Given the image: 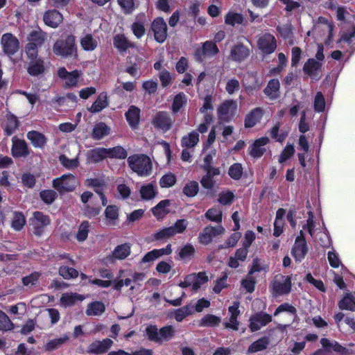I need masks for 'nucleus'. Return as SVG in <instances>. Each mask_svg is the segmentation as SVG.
Returning <instances> with one entry per match:
<instances>
[{"label": "nucleus", "instance_id": "nucleus-1", "mask_svg": "<svg viewBox=\"0 0 355 355\" xmlns=\"http://www.w3.org/2000/svg\"><path fill=\"white\" fill-rule=\"evenodd\" d=\"M127 162L129 168L140 177H148L152 173L153 163L146 154H133L128 157Z\"/></svg>", "mask_w": 355, "mask_h": 355}, {"label": "nucleus", "instance_id": "nucleus-2", "mask_svg": "<svg viewBox=\"0 0 355 355\" xmlns=\"http://www.w3.org/2000/svg\"><path fill=\"white\" fill-rule=\"evenodd\" d=\"M53 52L62 58L77 56V46L76 44V37L69 34L64 38L57 40L53 45Z\"/></svg>", "mask_w": 355, "mask_h": 355}, {"label": "nucleus", "instance_id": "nucleus-3", "mask_svg": "<svg viewBox=\"0 0 355 355\" xmlns=\"http://www.w3.org/2000/svg\"><path fill=\"white\" fill-rule=\"evenodd\" d=\"M52 185L60 193L71 192L74 191L77 186L76 178L71 173L64 174L53 179Z\"/></svg>", "mask_w": 355, "mask_h": 355}, {"label": "nucleus", "instance_id": "nucleus-4", "mask_svg": "<svg viewBox=\"0 0 355 355\" xmlns=\"http://www.w3.org/2000/svg\"><path fill=\"white\" fill-rule=\"evenodd\" d=\"M175 123V119L167 111H159L152 118L153 127L163 132L170 130Z\"/></svg>", "mask_w": 355, "mask_h": 355}, {"label": "nucleus", "instance_id": "nucleus-5", "mask_svg": "<svg viewBox=\"0 0 355 355\" xmlns=\"http://www.w3.org/2000/svg\"><path fill=\"white\" fill-rule=\"evenodd\" d=\"M219 53L216 44L211 40H207L202 44L201 47L197 48L194 57L197 62H202L206 58L216 56Z\"/></svg>", "mask_w": 355, "mask_h": 355}, {"label": "nucleus", "instance_id": "nucleus-6", "mask_svg": "<svg viewBox=\"0 0 355 355\" xmlns=\"http://www.w3.org/2000/svg\"><path fill=\"white\" fill-rule=\"evenodd\" d=\"M3 52L8 57L14 55L20 48L19 40L10 33H4L1 38Z\"/></svg>", "mask_w": 355, "mask_h": 355}, {"label": "nucleus", "instance_id": "nucleus-7", "mask_svg": "<svg viewBox=\"0 0 355 355\" xmlns=\"http://www.w3.org/2000/svg\"><path fill=\"white\" fill-rule=\"evenodd\" d=\"M281 277L284 279L283 282L274 279L270 282L269 286L272 294L275 297L287 295L291 291V277L290 276L284 275H282Z\"/></svg>", "mask_w": 355, "mask_h": 355}, {"label": "nucleus", "instance_id": "nucleus-8", "mask_svg": "<svg viewBox=\"0 0 355 355\" xmlns=\"http://www.w3.org/2000/svg\"><path fill=\"white\" fill-rule=\"evenodd\" d=\"M151 30L153 32L155 40L159 43H164L168 36V28L164 19L161 17H156L151 24Z\"/></svg>", "mask_w": 355, "mask_h": 355}, {"label": "nucleus", "instance_id": "nucleus-9", "mask_svg": "<svg viewBox=\"0 0 355 355\" xmlns=\"http://www.w3.org/2000/svg\"><path fill=\"white\" fill-rule=\"evenodd\" d=\"M249 321V328L251 332H255L272 322V315L263 311H259L252 315Z\"/></svg>", "mask_w": 355, "mask_h": 355}, {"label": "nucleus", "instance_id": "nucleus-10", "mask_svg": "<svg viewBox=\"0 0 355 355\" xmlns=\"http://www.w3.org/2000/svg\"><path fill=\"white\" fill-rule=\"evenodd\" d=\"M323 63L316 61L314 58H309L303 66V71L312 80H319L321 78L322 68Z\"/></svg>", "mask_w": 355, "mask_h": 355}, {"label": "nucleus", "instance_id": "nucleus-11", "mask_svg": "<svg viewBox=\"0 0 355 355\" xmlns=\"http://www.w3.org/2000/svg\"><path fill=\"white\" fill-rule=\"evenodd\" d=\"M30 153L31 150L25 140L16 136L12 138L11 154L15 158L26 157Z\"/></svg>", "mask_w": 355, "mask_h": 355}, {"label": "nucleus", "instance_id": "nucleus-12", "mask_svg": "<svg viewBox=\"0 0 355 355\" xmlns=\"http://www.w3.org/2000/svg\"><path fill=\"white\" fill-rule=\"evenodd\" d=\"M33 216L34 220L31 222L33 233L40 236L43 234L44 227L50 224V218L49 216L38 211H35Z\"/></svg>", "mask_w": 355, "mask_h": 355}, {"label": "nucleus", "instance_id": "nucleus-13", "mask_svg": "<svg viewBox=\"0 0 355 355\" xmlns=\"http://www.w3.org/2000/svg\"><path fill=\"white\" fill-rule=\"evenodd\" d=\"M112 344L113 341L110 338L95 340L88 346L87 352L89 354L101 355L107 352Z\"/></svg>", "mask_w": 355, "mask_h": 355}, {"label": "nucleus", "instance_id": "nucleus-14", "mask_svg": "<svg viewBox=\"0 0 355 355\" xmlns=\"http://www.w3.org/2000/svg\"><path fill=\"white\" fill-rule=\"evenodd\" d=\"M259 49L265 54H271L277 48L275 37L271 34H265L257 42Z\"/></svg>", "mask_w": 355, "mask_h": 355}, {"label": "nucleus", "instance_id": "nucleus-15", "mask_svg": "<svg viewBox=\"0 0 355 355\" xmlns=\"http://www.w3.org/2000/svg\"><path fill=\"white\" fill-rule=\"evenodd\" d=\"M45 25L52 28H56L63 21L62 15L55 9L46 10L43 15Z\"/></svg>", "mask_w": 355, "mask_h": 355}, {"label": "nucleus", "instance_id": "nucleus-16", "mask_svg": "<svg viewBox=\"0 0 355 355\" xmlns=\"http://www.w3.org/2000/svg\"><path fill=\"white\" fill-rule=\"evenodd\" d=\"M269 142V138L267 137H260L254 141L248 148V153L253 158L261 157L266 152L263 147Z\"/></svg>", "mask_w": 355, "mask_h": 355}, {"label": "nucleus", "instance_id": "nucleus-17", "mask_svg": "<svg viewBox=\"0 0 355 355\" xmlns=\"http://www.w3.org/2000/svg\"><path fill=\"white\" fill-rule=\"evenodd\" d=\"M107 157L106 148L97 147L87 150L86 160L88 164H96L103 162Z\"/></svg>", "mask_w": 355, "mask_h": 355}, {"label": "nucleus", "instance_id": "nucleus-18", "mask_svg": "<svg viewBox=\"0 0 355 355\" xmlns=\"http://www.w3.org/2000/svg\"><path fill=\"white\" fill-rule=\"evenodd\" d=\"M26 137L35 148H44L48 141L47 137L43 133L37 130L28 131Z\"/></svg>", "mask_w": 355, "mask_h": 355}, {"label": "nucleus", "instance_id": "nucleus-19", "mask_svg": "<svg viewBox=\"0 0 355 355\" xmlns=\"http://www.w3.org/2000/svg\"><path fill=\"white\" fill-rule=\"evenodd\" d=\"M47 39V33L40 27L31 31L27 35V41L29 44H35L37 47H41Z\"/></svg>", "mask_w": 355, "mask_h": 355}, {"label": "nucleus", "instance_id": "nucleus-20", "mask_svg": "<svg viewBox=\"0 0 355 355\" xmlns=\"http://www.w3.org/2000/svg\"><path fill=\"white\" fill-rule=\"evenodd\" d=\"M250 55V49L243 44L239 43L233 46L230 51V57L233 61L241 62Z\"/></svg>", "mask_w": 355, "mask_h": 355}, {"label": "nucleus", "instance_id": "nucleus-21", "mask_svg": "<svg viewBox=\"0 0 355 355\" xmlns=\"http://www.w3.org/2000/svg\"><path fill=\"white\" fill-rule=\"evenodd\" d=\"M263 110L261 107H255L246 114L244 120V125L246 128L254 127L262 119Z\"/></svg>", "mask_w": 355, "mask_h": 355}, {"label": "nucleus", "instance_id": "nucleus-22", "mask_svg": "<svg viewBox=\"0 0 355 355\" xmlns=\"http://www.w3.org/2000/svg\"><path fill=\"white\" fill-rule=\"evenodd\" d=\"M141 110L135 106L130 105L128 111L125 113V119L132 129L138 128L140 121Z\"/></svg>", "mask_w": 355, "mask_h": 355}, {"label": "nucleus", "instance_id": "nucleus-23", "mask_svg": "<svg viewBox=\"0 0 355 355\" xmlns=\"http://www.w3.org/2000/svg\"><path fill=\"white\" fill-rule=\"evenodd\" d=\"M280 83L278 79H271L263 89L265 95L272 101L280 97Z\"/></svg>", "mask_w": 355, "mask_h": 355}, {"label": "nucleus", "instance_id": "nucleus-24", "mask_svg": "<svg viewBox=\"0 0 355 355\" xmlns=\"http://www.w3.org/2000/svg\"><path fill=\"white\" fill-rule=\"evenodd\" d=\"M19 121L17 117L8 113L6 116V121L3 125V132L6 137L11 136L19 128Z\"/></svg>", "mask_w": 355, "mask_h": 355}, {"label": "nucleus", "instance_id": "nucleus-25", "mask_svg": "<svg viewBox=\"0 0 355 355\" xmlns=\"http://www.w3.org/2000/svg\"><path fill=\"white\" fill-rule=\"evenodd\" d=\"M320 344L322 345V349L329 354L331 351L345 355L347 352V349L336 340L331 341L328 338H322L320 339Z\"/></svg>", "mask_w": 355, "mask_h": 355}, {"label": "nucleus", "instance_id": "nucleus-26", "mask_svg": "<svg viewBox=\"0 0 355 355\" xmlns=\"http://www.w3.org/2000/svg\"><path fill=\"white\" fill-rule=\"evenodd\" d=\"M109 105L107 94L105 92L100 93L96 101L87 110L91 113H98Z\"/></svg>", "mask_w": 355, "mask_h": 355}, {"label": "nucleus", "instance_id": "nucleus-27", "mask_svg": "<svg viewBox=\"0 0 355 355\" xmlns=\"http://www.w3.org/2000/svg\"><path fill=\"white\" fill-rule=\"evenodd\" d=\"M309 248L306 242L295 241L291 250V254L296 262H301L308 253Z\"/></svg>", "mask_w": 355, "mask_h": 355}, {"label": "nucleus", "instance_id": "nucleus-28", "mask_svg": "<svg viewBox=\"0 0 355 355\" xmlns=\"http://www.w3.org/2000/svg\"><path fill=\"white\" fill-rule=\"evenodd\" d=\"M187 96L183 92H180L175 94L173 98V102L171 105V110L173 114H177L181 111L182 109L186 107L187 105Z\"/></svg>", "mask_w": 355, "mask_h": 355}, {"label": "nucleus", "instance_id": "nucleus-29", "mask_svg": "<svg viewBox=\"0 0 355 355\" xmlns=\"http://www.w3.org/2000/svg\"><path fill=\"white\" fill-rule=\"evenodd\" d=\"M45 71L44 61L42 58L30 60L27 67V72L31 76H38Z\"/></svg>", "mask_w": 355, "mask_h": 355}, {"label": "nucleus", "instance_id": "nucleus-30", "mask_svg": "<svg viewBox=\"0 0 355 355\" xmlns=\"http://www.w3.org/2000/svg\"><path fill=\"white\" fill-rule=\"evenodd\" d=\"M113 45L119 52H125L134 45L127 39L124 34H116L113 37Z\"/></svg>", "mask_w": 355, "mask_h": 355}, {"label": "nucleus", "instance_id": "nucleus-31", "mask_svg": "<svg viewBox=\"0 0 355 355\" xmlns=\"http://www.w3.org/2000/svg\"><path fill=\"white\" fill-rule=\"evenodd\" d=\"M237 110V103L234 100H227L224 101L218 108L219 116H233Z\"/></svg>", "mask_w": 355, "mask_h": 355}, {"label": "nucleus", "instance_id": "nucleus-32", "mask_svg": "<svg viewBox=\"0 0 355 355\" xmlns=\"http://www.w3.org/2000/svg\"><path fill=\"white\" fill-rule=\"evenodd\" d=\"M195 254V248L191 244L187 243L179 250L176 259L187 263L194 257Z\"/></svg>", "mask_w": 355, "mask_h": 355}, {"label": "nucleus", "instance_id": "nucleus-33", "mask_svg": "<svg viewBox=\"0 0 355 355\" xmlns=\"http://www.w3.org/2000/svg\"><path fill=\"white\" fill-rule=\"evenodd\" d=\"M85 297L83 295L77 293H66L62 294L60 298V302L65 307L71 306L76 304L78 301H83Z\"/></svg>", "mask_w": 355, "mask_h": 355}, {"label": "nucleus", "instance_id": "nucleus-34", "mask_svg": "<svg viewBox=\"0 0 355 355\" xmlns=\"http://www.w3.org/2000/svg\"><path fill=\"white\" fill-rule=\"evenodd\" d=\"M110 128L103 122L96 123L92 130V137L96 140H100L108 135Z\"/></svg>", "mask_w": 355, "mask_h": 355}, {"label": "nucleus", "instance_id": "nucleus-35", "mask_svg": "<svg viewBox=\"0 0 355 355\" xmlns=\"http://www.w3.org/2000/svg\"><path fill=\"white\" fill-rule=\"evenodd\" d=\"M171 205V201L168 199L162 200L158 202L151 211L153 214L157 218H162L166 214L169 213V211L166 209V207Z\"/></svg>", "mask_w": 355, "mask_h": 355}, {"label": "nucleus", "instance_id": "nucleus-36", "mask_svg": "<svg viewBox=\"0 0 355 355\" xmlns=\"http://www.w3.org/2000/svg\"><path fill=\"white\" fill-rule=\"evenodd\" d=\"M107 157L110 159H124L128 157L127 150L121 146L106 148Z\"/></svg>", "mask_w": 355, "mask_h": 355}, {"label": "nucleus", "instance_id": "nucleus-37", "mask_svg": "<svg viewBox=\"0 0 355 355\" xmlns=\"http://www.w3.org/2000/svg\"><path fill=\"white\" fill-rule=\"evenodd\" d=\"M270 343L268 337L263 336L254 341L248 347V353H255L266 349Z\"/></svg>", "mask_w": 355, "mask_h": 355}, {"label": "nucleus", "instance_id": "nucleus-38", "mask_svg": "<svg viewBox=\"0 0 355 355\" xmlns=\"http://www.w3.org/2000/svg\"><path fill=\"white\" fill-rule=\"evenodd\" d=\"M105 311L104 304L101 301H94L89 303L86 309V315H100Z\"/></svg>", "mask_w": 355, "mask_h": 355}, {"label": "nucleus", "instance_id": "nucleus-39", "mask_svg": "<svg viewBox=\"0 0 355 355\" xmlns=\"http://www.w3.org/2000/svg\"><path fill=\"white\" fill-rule=\"evenodd\" d=\"M221 322V318L213 314H206L199 321V326L203 327H218Z\"/></svg>", "mask_w": 355, "mask_h": 355}, {"label": "nucleus", "instance_id": "nucleus-40", "mask_svg": "<svg viewBox=\"0 0 355 355\" xmlns=\"http://www.w3.org/2000/svg\"><path fill=\"white\" fill-rule=\"evenodd\" d=\"M199 141V134L193 130L188 135L184 136L181 139V146L186 148H193Z\"/></svg>", "mask_w": 355, "mask_h": 355}, {"label": "nucleus", "instance_id": "nucleus-41", "mask_svg": "<svg viewBox=\"0 0 355 355\" xmlns=\"http://www.w3.org/2000/svg\"><path fill=\"white\" fill-rule=\"evenodd\" d=\"M338 307L341 310L355 311V297L351 293L346 295L338 302Z\"/></svg>", "mask_w": 355, "mask_h": 355}, {"label": "nucleus", "instance_id": "nucleus-42", "mask_svg": "<svg viewBox=\"0 0 355 355\" xmlns=\"http://www.w3.org/2000/svg\"><path fill=\"white\" fill-rule=\"evenodd\" d=\"M130 254V246L128 243L117 245L112 252V256L117 259H124Z\"/></svg>", "mask_w": 355, "mask_h": 355}, {"label": "nucleus", "instance_id": "nucleus-43", "mask_svg": "<svg viewBox=\"0 0 355 355\" xmlns=\"http://www.w3.org/2000/svg\"><path fill=\"white\" fill-rule=\"evenodd\" d=\"M199 191L198 182L195 180H189L184 186L182 193L188 198L195 197Z\"/></svg>", "mask_w": 355, "mask_h": 355}, {"label": "nucleus", "instance_id": "nucleus-44", "mask_svg": "<svg viewBox=\"0 0 355 355\" xmlns=\"http://www.w3.org/2000/svg\"><path fill=\"white\" fill-rule=\"evenodd\" d=\"M157 193V190L152 183L143 185L140 189L141 197L145 200H152L155 197Z\"/></svg>", "mask_w": 355, "mask_h": 355}, {"label": "nucleus", "instance_id": "nucleus-45", "mask_svg": "<svg viewBox=\"0 0 355 355\" xmlns=\"http://www.w3.org/2000/svg\"><path fill=\"white\" fill-rule=\"evenodd\" d=\"M82 48L87 51H94L98 45L97 41L94 39L92 34H87L80 40Z\"/></svg>", "mask_w": 355, "mask_h": 355}, {"label": "nucleus", "instance_id": "nucleus-46", "mask_svg": "<svg viewBox=\"0 0 355 355\" xmlns=\"http://www.w3.org/2000/svg\"><path fill=\"white\" fill-rule=\"evenodd\" d=\"M244 17L242 14L229 12L225 17V23L227 25L234 26L236 24H242Z\"/></svg>", "mask_w": 355, "mask_h": 355}, {"label": "nucleus", "instance_id": "nucleus-47", "mask_svg": "<svg viewBox=\"0 0 355 355\" xmlns=\"http://www.w3.org/2000/svg\"><path fill=\"white\" fill-rule=\"evenodd\" d=\"M173 236H175V232L172 229V227H167L160 229L159 231L154 233L153 234V238L155 241H162L168 239Z\"/></svg>", "mask_w": 355, "mask_h": 355}, {"label": "nucleus", "instance_id": "nucleus-48", "mask_svg": "<svg viewBox=\"0 0 355 355\" xmlns=\"http://www.w3.org/2000/svg\"><path fill=\"white\" fill-rule=\"evenodd\" d=\"M40 197L46 205H51L58 198V193L53 189H44L40 192Z\"/></svg>", "mask_w": 355, "mask_h": 355}, {"label": "nucleus", "instance_id": "nucleus-49", "mask_svg": "<svg viewBox=\"0 0 355 355\" xmlns=\"http://www.w3.org/2000/svg\"><path fill=\"white\" fill-rule=\"evenodd\" d=\"M85 185L94 189L96 191H103L106 187V182L102 178H88L85 180Z\"/></svg>", "mask_w": 355, "mask_h": 355}, {"label": "nucleus", "instance_id": "nucleus-50", "mask_svg": "<svg viewBox=\"0 0 355 355\" xmlns=\"http://www.w3.org/2000/svg\"><path fill=\"white\" fill-rule=\"evenodd\" d=\"M58 273L65 279L76 278L79 275L76 269L66 266H60L58 269Z\"/></svg>", "mask_w": 355, "mask_h": 355}, {"label": "nucleus", "instance_id": "nucleus-51", "mask_svg": "<svg viewBox=\"0 0 355 355\" xmlns=\"http://www.w3.org/2000/svg\"><path fill=\"white\" fill-rule=\"evenodd\" d=\"M146 334L148 339L157 343H161V338H159V329L155 324H150L146 328Z\"/></svg>", "mask_w": 355, "mask_h": 355}, {"label": "nucleus", "instance_id": "nucleus-52", "mask_svg": "<svg viewBox=\"0 0 355 355\" xmlns=\"http://www.w3.org/2000/svg\"><path fill=\"white\" fill-rule=\"evenodd\" d=\"M208 281L209 279L205 272L195 273V279L192 282V291H197L202 285L206 284Z\"/></svg>", "mask_w": 355, "mask_h": 355}, {"label": "nucleus", "instance_id": "nucleus-53", "mask_svg": "<svg viewBox=\"0 0 355 355\" xmlns=\"http://www.w3.org/2000/svg\"><path fill=\"white\" fill-rule=\"evenodd\" d=\"M159 338H161V343L163 340H170L175 335V331L172 325H166L159 329Z\"/></svg>", "mask_w": 355, "mask_h": 355}, {"label": "nucleus", "instance_id": "nucleus-54", "mask_svg": "<svg viewBox=\"0 0 355 355\" xmlns=\"http://www.w3.org/2000/svg\"><path fill=\"white\" fill-rule=\"evenodd\" d=\"M89 223L87 220L83 221L78 227L76 238L79 242L85 241L89 233Z\"/></svg>", "mask_w": 355, "mask_h": 355}, {"label": "nucleus", "instance_id": "nucleus-55", "mask_svg": "<svg viewBox=\"0 0 355 355\" xmlns=\"http://www.w3.org/2000/svg\"><path fill=\"white\" fill-rule=\"evenodd\" d=\"M101 206H93L89 204L83 205L82 211L85 217L92 218L98 216L101 211Z\"/></svg>", "mask_w": 355, "mask_h": 355}, {"label": "nucleus", "instance_id": "nucleus-56", "mask_svg": "<svg viewBox=\"0 0 355 355\" xmlns=\"http://www.w3.org/2000/svg\"><path fill=\"white\" fill-rule=\"evenodd\" d=\"M14 329V324L9 317L0 310V331H8Z\"/></svg>", "mask_w": 355, "mask_h": 355}, {"label": "nucleus", "instance_id": "nucleus-57", "mask_svg": "<svg viewBox=\"0 0 355 355\" xmlns=\"http://www.w3.org/2000/svg\"><path fill=\"white\" fill-rule=\"evenodd\" d=\"M241 237V232H234L232 233L227 239L225 241L223 245H219L218 249L221 250L223 248H234L236 245L238 241L240 240Z\"/></svg>", "mask_w": 355, "mask_h": 355}, {"label": "nucleus", "instance_id": "nucleus-58", "mask_svg": "<svg viewBox=\"0 0 355 355\" xmlns=\"http://www.w3.org/2000/svg\"><path fill=\"white\" fill-rule=\"evenodd\" d=\"M205 217L210 221L221 223L223 218L222 211L216 208H210L205 213Z\"/></svg>", "mask_w": 355, "mask_h": 355}, {"label": "nucleus", "instance_id": "nucleus-59", "mask_svg": "<svg viewBox=\"0 0 355 355\" xmlns=\"http://www.w3.org/2000/svg\"><path fill=\"white\" fill-rule=\"evenodd\" d=\"M228 175L234 180H239L243 175V167L240 163H234L230 166Z\"/></svg>", "mask_w": 355, "mask_h": 355}, {"label": "nucleus", "instance_id": "nucleus-60", "mask_svg": "<svg viewBox=\"0 0 355 355\" xmlns=\"http://www.w3.org/2000/svg\"><path fill=\"white\" fill-rule=\"evenodd\" d=\"M26 224V218L21 212H15L12 221V227L16 231H20Z\"/></svg>", "mask_w": 355, "mask_h": 355}, {"label": "nucleus", "instance_id": "nucleus-61", "mask_svg": "<svg viewBox=\"0 0 355 355\" xmlns=\"http://www.w3.org/2000/svg\"><path fill=\"white\" fill-rule=\"evenodd\" d=\"M79 77L80 73L78 70L70 71L69 76L64 79L66 81L64 87L67 89L76 87L78 85Z\"/></svg>", "mask_w": 355, "mask_h": 355}, {"label": "nucleus", "instance_id": "nucleus-62", "mask_svg": "<svg viewBox=\"0 0 355 355\" xmlns=\"http://www.w3.org/2000/svg\"><path fill=\"white\" fill-rule=\"evenodd\" d=\"M234 194L231 191H222L218 194V202L223 205H230L234 200Z\"/></svg>", "mask_w": 355, "mask_h": 355}, {"label": "nucleus", "instance_id": "nucleus-63", "mask_svg": "<svg viewBox=\"0 0 355 355\" xmlns=\"http://www.w3.org/2000/svg\"><path fill=\"white\" fill-rule=\"evenodd\" d=\"M176 180V176L172 173H168L161 178L159 185L162 188H169L175 184Z\"/></svg>", "mask_w": 355, "mask_h": 355}, {"label": "nucleus", "instance_id": "nucleus-64", "mask_svg": "<svg viewBox=\"0 0 355 355\" xmlns=\"http://www.w3.org/2000/svg\"><path fill=\"white\" fill-rule=\"evenodd\" d=\"M325 105L326 103L324 95L321 92H317L313 102L314 110L318 112H322L324 110Z\"/></svg>", "mask_w": 355, "mask_h": 355}]
</instances>
